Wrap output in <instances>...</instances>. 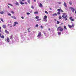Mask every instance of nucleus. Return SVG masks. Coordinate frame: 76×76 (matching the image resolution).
I'll return each instance as SVG.
<instances>
[{"label": "nucleus", "instance_id": "obj_26", "mask_svg": "<svg viewBox=\"0 0 76 76\" xmlns=\"http://www.w3.org/2000/svg\"><path fill=\"white\" fill-rule=\"evenodd\" d=\"M27 1L28 4H30V0H28Z\"/></svg>", "mask_w": 76, "mask_h": 76}, {"label": "nucleus", "instance_id": "obj_21", "mask_svg": "<svg viewBox=\"0 0 76 76\" xmlns=\"http://www.w3.org/2000/svg\"><path fill=\"white\" fill-rule=\"evenodd\" d=\"M60 8L61 9H58V10H57V11L59 12H60L61 11V8Z\"/></svg>", "mask_w": 76, "mask_h": 76}, {"label": "nucleus", "instance_id": "obj_24", "mask_svg": "<svg viewBox=\"0 0 76 76\" xmlns=\"http://www.w3.org/2000/svg\"><path fill=\"white\" fill-rule=\"evenodd\" d=\"M61 34V32H58V35H60Z\"/></svg>", "mask_w": 76, "mask_h": 76}, {"label": "nucleus", "instance_id": "obj_28", "mask_svg": "<svg viewBox=\"0 0 76 76\" xmlns=\"http://www.w3.org/2000/svg\"><path fill=\"white\" fill-rule=\"evenodd\" d=\"M11 13H12V14H14V12L13 11H11Z\"/></svg>", "mask_w": 76, "mask_h": 76}, {"label": "nucleus", "instance_id": "obj_13", "mask_svg": "<svg viewBox=\"0 0 76 76\" xmlns=\"http://www.w3.org/2000/svg\"><path fill=\"white\" fill-rule=\"evenodd\" d=\"M64 27L65 30H67V28L65 26H64Z\"/></svg>", "mask_w": 76, "mask_h": 76}, {"label": "nucleus", "instance_id": "obj_43", "mask_svg": "<svg viewBox=\"0 0 76 76\" xmlns=\"http://www.w3.org/2000/svg\"><path fill=\"white\" fill-rule=\"evenodd\" d=\"M61 12H63V11L62 10H61Z\"/></svg>", "mask_w": 76, "mask_h": 76}, {"label": "nucleus", "instance_id": "obj_6", "mask_svg": "<svg viewBox=\"0 0 76 76\" xmlns=\"http://www.w3.org/2000/svg\"><path fill=\"white\" fill-rule=\"evenodd\" d=\"M63 5H64V6L65 7H67V5H66V2H64V3Z\"/></svg>", "mask_w": 76, "mask_h": 76}, {"label": "nucleus", "instance_id": "obj_41", "mask_svg": "<svg viewBox=\"0 0 76 76\" xmlns=\"http://www.w3.org/2000/svg\"><path fill=\"white\" fill-rule=\"evenodd\" d=\"M41 28H42V29L43 28V27H42V26H41Z\"/></svg>", "mask_w": 76, "mask_h": 76}, {"label": "nucleus", "instance_id": "obj_42", "mask_svg": "<svg viewBox=\"0 0 76 76\" xmlns=\"http://www.w3.org/2000/svg\"><path fill=\"white\" fill-rule=\"evenodd\" d=\"M25 4H27V2H25Z\"/></svg>", "mask_w": 76, "mask_h": 76}, {"label": "nucleus", "instance_id": "obj_55", "mask_svg": "<svg viewBox=\"0 0 76 76\" xmlns=\"http://www.w3.org/2000/svg\"><path fill=\"white\" fill-rule=\"evenodd\" d=\"M75 14H76V10H75Z\"/></svg>", "mask_w": 76, "mask_h": 76}, {"label": "nucleus", "instance_id": "obj_14", "mask_svg": "<svg viewBox=\"0 0 76 76\" xmlns=\"http://www.w3.org/2000/svg\"><path fill=\"white\" fill-rule=\"evenodd\" d=\"M40 7H42V5L41 3L40 4V5L39 6Z\"/></svg>", "mask_w": 76, "mask_h": 76}, {"label": "nucleus", "instance_id": "obj_25", "mask_svg": "<svg viewBox=\"0 0 76 76\" xmlns=\"http://www.w3.org/2000/svg\"><path fill=\"white\" fill-rule=\"evenodd\" d=\"M15 4H16V5H19V4L18 3V2H16V3H15Z\"/></svg>", "mask_w": 76, "mask_h": 76}, {"label": "nucleus", "instance_id": "obj_16", "mask_svg": "<svg viewBox=\"0 0 76 76\" xmlns=\"http://www.w3.org/2000/svg\"><path fill=\"white\" fill-rule=\"evenodd\" d=\"M0 37H1V38L4 39V36L2 35Z\"/></svg>", "mask_w": 76, "mask_h": 76}, {"label": "nucleus", "instance_id": "obj_54", "mask_svg": "<svg viewBox=\"0 0 76 76\" xmlns=\"http://www.w3.org/2000/svg\"><path fill=\"white\" fill-rule=\"evenodd\" d=\"M34 2H36V0H34Z\"/></svg>", "mask_w": 76, "mask_h": 76}, {"label": "nucleus", "instance_id": "obj_48", "mask_svg": "<svg viewBox=\"0 0 76 76\" xmlns=\"http://www.w3.org/2000/svg\"><path fill=\"white\" fill-rule=\"evenodd\" d=\"M1 34L0 33V37H1Z\"/></svg>", "mask_w": 76, "mask_h": 76}, {"label": "nucleus", "instance_id": "obj_59", "mask_svg": "<svg viewBox=\"0 0 76 76\" xmlns=\"http://www.w3.org/2000/svg\"><path fill=\"white\" fill-rule=\"evenodd\" d=\"M10 27H12V26H11Z\"/></svg>", "mask_w": 76, "mask_h": 76}, {"label": "nucleus", "instance_id": "obj_58", "mask_svg": "<svg viewBox=\"0 0 76 76\" xmlns=\"http://www.w3.org/2000/svg\"><path fill=\"white\" fill-rule=\"evenodd\" d=\"M45 34H46L45 33Z\"/></svg>", "mask_w": 76, "mask_h": 76}, {"label": "nucleus", "instance_id": "obj_38", "mask_svg": "<svg viewBox=\"0 0 76 76\" xmlns=\"http://www.w3.org/2000/svg\"><path fill=\"white\" fill-rule=\"evenodd\" d=\"M31 8H32V9H34V7H33V6H31Z\"/></svg>", "mask_w": 76, "mask_h": 76}, {"label": "nucleus", "instance_id": "obj_17", "mask_svg": "<svg viewBox=\"0 0 76 76\" xmlns=\"http://www.w3.org/2000/svg\"><path fill=\"white\" fill-rule=\"evenodd\" d=\"M0 14H4V11H1L0 12Z\"/></svg>", "mask_w": 76, "mask_h": 76}, {"label": "nucleus", "instance_id": "obj_29", "mask_svg": "<svg viewBox=\"0 0 76 76\" xmlns=\"http://www.w3.org/2000/svg\"><path fill=\"white\" fill-rule=\"evenodd\" d=\"M1 29V27H0V32H2Z\"/></svg>", "mask_w": 76, "mask_h": 76}, {"label": "nucleus", "instance_id": "obj_37", "mask_svg": "<svg viewBox=\"0 0 76 76\" xmlns=\"http://www.w3.org/2000/svg\"><path fill=\"white\" fill-rule=\"evenodd\" d=\"M41 20V19H38L37 20V21L40 20Z\"/></svg>", "mask_w": 76, "mask_h": 76}, {"label": "nucleus", "instance_id": "obj_32", "mask_svg": "<svg viewBox=\"0 0 76 76\" xmlns=\"http://www.w3.org/2000/svg\"><path fill=\"white\" fill-rule=\"evenodd\" d=\"M8 15H9V16H11V14H10V13H8Z\"/></svg>", "mask_w": 76, "mask_h": 76}, {"label": "nucleus", "instance_id": "obj_23", "mask_svg": "<svg viewBox=\"0 0 76 76\" xmlns=\"http://www.w3.org/2000/svg\"><path fill=\"white\" fill-rule=\"evenodd\" d=\"M36 19H37L39 18V16H36V17L35 18Z\"/></svg>", "mask_w": 76, "mask_h": 76}, {"label": "nucleus", "instance_id": "obj_39", "mask_svg": "<svg viewBox=\"0 0 76 76\" xmlns=\"http://www.w3.org/2000/svg\"><path fill=\"white\" fill-rule=\"evenodd\" d=\"M66 14V13H64L63 15V16H65Z\"/></svg>", "mask_w": 76, "mask_h": 76}, {"label": "nucleus", "instance_id": "obj_7", "mask_svg": "<svg viewBox=\"0 0 76 76\" xmlns=\"http://www.w3.org/2000/svg\"><path fill=\"white\" fill-rule=\"evenodd\" d=\"M72 17H70L69 18V19L70 20L72 21H74V19H72Z\"/></svg>", "mask_w": 76, "mask_h": 76}, {"label": "nucleus", "instance_id": "obj_50", "mask_svg": "<svg viewBox=\"0 0 76 76\" xmlns=\"http://www.w3.org/2000/svg\"><path fill=\"white\" fill-rule=\"evenodd\" d=\"M48 30H49V31H50V28H48Z\"/></svg>", "mask_w": 76, "mask_h": 76}, {"label": "nucleus", "instance_id": "obj_1", "mask_svg": "<svg viewBox=\"0 0 76 76\" xmlns=\"http://www.w3.org/2000/svg\"><path fill=\"white\" fill-rule=\"evenodd\" d=\"M58 30H59L60 32H63V31L64 30V28H61V26H59L57 28V31H58Z\"/></svg>", "mask_w": 76, "mask_h": 76}, {"label": "nucleus", "instance_id": "obj_12", "mask_svg": "<svg viewBox=\"0 0 76 76\" xmlns=\"http://www.w3.org/2000/svg\"><path fill=\"white\" fill-rule=\"evenodd\" d=\"M52 15L53 16H57V14L56 13H54Z\"/></svg>", "mask_w": 76, "mask_h": 76}, {"label": "nucleus", "instance_id": "obj_11", "mask_svg": "<svg viewBox=\"0 0 76 76\" xmlns=\"http://www.w3.org/2000/svg\"><path fill=\"white\" fill-rule=\"evenodd\" d=\"M3 28H6V26L5 25H3Z\"/></svg>", "mask_w": 76, "mask_h": 76}, {"label": "nucleus", "instance_id": "obj_33", "mask_svg": "<svg viewBox=\"0 0 76 76\" xmlns=\"http://www.w3.org/2000/svg\"><path fill=\"white\" fill-rule=\"evenodd\" d=\"M72 27H74V24H72Z\"/></svg>", "mask_w": 76, "mask_h": 76}, {"label": "nucleus", "instance_id": "obj_3", "mask_svg": "<svg viewBox=\"0 0 76 76\" xmlns=\"http://www.w3.org/2000/svg\"><path fill=\"white\" fill-rule=\"evenodd\" d=\"M62 17L63 18H65V20H67L68 19L66 18L67 17V15H66L65 16H64V15H62Z\"/></svg>", "mask_w": 76, "mask_h": 76}, {"label": "nucleus", "instance_id": "obj_46", "mask_svg": "<svg viewBox=\"0 0 76 76\" xmlns=\"http://www.w3.org/2000/svg\"><path fill=\"white\" fill-rule=\"evenodd\" d=\"M50 10H52V9H51V8H50Z\"/></svg>", "mask_w": 76, "mask_h": 76}, {"label": "nucleus", "instance_id": "obj_10", "mask_svg": "<svg viewBox=\"0 0 76 76\" xmlns=\"http://www.w3.org/2000/svg\"><path fill=\"white\" fill-rule=\"evenodd\" d=\"M71 10H72V12H74L75 10V9L73 8H71Z\"/></svg>", "mask_w": 76, "mask_h": 76}, {"label": "nucleus", "instance_id": "obj_35", "mask_svg": "<svg viewBox=\"0 0 76 76\" xmlns=\"http://www.w3.org/2000/svg\"><path fill=\"white\" fill-rule=\"evenodd\" d=\"M39 26L38 24H36V27H38Z\"/></svg>", "mask_w": 76, "mask_h": 76}, {"label": "nucleus", "instance_id": "obj_47", "mask_svg": "<svg viewBox=\"0 0 76 76\" xmlns=\"http://www.w3.org/2000/svg\"><path fill=\"white\" fill-rule=\"evenodd\" d=\"M58 4H61V2H58Z\"/></svg>", "mask_w": 76, "mask_h": 76}, {"label": "nucleus", "instance_id": "obj_31", "mask_svg": "<svg viewBox=\"0 0 76 76\" xmlns=\"http://www.w3.org/2000/svg\"><path fill=\"white\" fill-rule=\"evenodd\" d=\"M57 14L58 15L60 14V12H57Z\"/></svg>", "mask_w": 76, "mask_h": 76}, {"label": "nucleus", "instance_id": "obj_22", "mask_svg": "<svg viewBox=\"0 0 76 76\" xmlns=\"http://www.w3.org/2000/svg\"><path fill=\"white\" fill-rule=\"evenodd\" d=\"M60 23V22L59 21H57V24H59Z\"/></svg>", "mask_w": 76, "mask_h": 76}, {"label": "nucleus", "instance_id": "obj_20", "mask_svg": "<svg viewBox=\"0 0 76 76\" xmlns=\"http://www.w3.org/2000/svg\"><path fill=\"white\" fill-rule=\"evenodd\" d=\"M1 20V22H4V21L3 20V19L2 18H0Z\"/></svg>", "mask_w": 76, "mask_h": 76}, {"label": "nucleus", "instance_id": "obj_2", "mask_svg": "<svg viewBox=\"0 0 76 76\" xmlns=\"http://www.w3.org/2000/svg\"><path fill=\"white\" fill-rule=\"evenodd\" d=\"M47 16L45 15V16H44V17L43 18V19L44 20H43V21L44 22H47Z\"/></svg>", "mask_w": 76, "mask_h": 76}, {"label": "nucleus", "instance_id": "obj_52", "mask_svg": "<svg viewBox=\"0 0 76 76\" xmlns=\"http://www.w3.org/2000/svg\"><path fill=\"white\" fill-rule=\"evenodd\" d=\"M28 31L29 32H31L30 31H29V30H28Z\"/></svg>", "mask_w": 76, "mask_h": 76}, {"label": "nucleus", "instance_id": "obj_51", "mask_svg": "<svg viewBox=\"0 0 76 76\" xmlns=\"http://www.w3.org/2000/svg\"><path fill=\"white\" fill-rule=\"evenodd\" d=\"M22 1H25V0H21Z\"/></svg>", "mask_w": 76, "mask_h": 76}, {"label": "nucleus", "instance_id": "obj_49", "mask_svg": "<svg viewBox=\"0 0 76 76\" xmlns=\"http://www.w3.org/2000/svg\"><path fill=\"white\" fill-rule=\"evenodd\" d=\"M8 8H10V7H9L8 5Z\"/></svg>", "mask_w": 76, "mask_h": 76}, {"label": "nucleus", "instance_id": "obj_45", "mask_svg": "<svg viewBox=\"0 0 76 76\" xmlns=\"http://www.w3.org/2000/svg\"><path fill=\"white\" fill-rule=\"evenodd\" d=\"M21 18H22V19H24V17H21Z\"/></svg>", "mask_w": 76, "mask_h": 76}, {"label": "nucleus", "instance_id": "obj_56", "mask_svg": "<svg viewBox=\"0 0 76 76\" xmlns=\"http://www.w3.org/2000/svg\"><path fill=\"white\" fill-rule=\"evenodd\" d=\"M62 24H63V23H61V25Z\"/></svg>", "mask_w": 76, "mask_h": 76}, {"label": "nucleus", "instance_id": "obj_19", "mask_svg": "<svg viewBox=\"0 0 76 76\" xmlns=\"http://www.w3.org/2000/svg\"><path fill=\"white\" fill-rule=\"evenodd\" d=\"M68 26L70 28H72V26H70L69 24L68 25Z\"/></svg>", "mask_w": 76, "mask_h": 76}, {"label": "nucleus", "instance_id": "obj_4", "mask_svg": "<svg viewBox=\"0 0 76 76\" xmlns=\"http://www.w3.org/2000/svg\"><path fill=\"white\" fill-rule=\"evenodd\" d=\"M42 33L41 32H39L38 33V35L37 37H42Z\"/></svg>", "mask_w": 76, "mask_h": 76}, {"label": "nucleus", "instance_id": "obj_36", "mask_svg": "<svg viewBox=\"0 0 76 76\" xmlns=\"http://www.w3.org/2000/svg\"><path fill=\"white\" fill-rule=\"evenodd\" d=\"M69 4L70 5H72V2H69Z\"/></svg>", "mask_w": 76, "mask_h": 76}, {"label": "nucleus", "instance_id": "obj_27", "mask_svg": "<svg viewBox=\"0 0 76 76\" xmlns=\"http://www.w3.org/2000/svg\"><path fill=\"white\" fill-rule=\"evenodd\" d=\"M58 18L59 19H62V17L61 16H59V17Z\"/></svg>", "mask_w": 76, "mask_h": 76}, {"label": "nucleus", "instance_id": "obj_30", "mask_svg": "<svg viewBox=\"0 0 76 76\" xmlns=\"http://www.w3.org/2000/svg\"><path fill=\"white\" fill-rule=\"evenodd\" d=\"M45 13L47 14H48V13L46 11H45Z\"/></svg>", "mask_w": 76, "mask_h": 76}, {"label": "nucleus", "instance_id": "obj_9", "mask_svg": "<svg viewBox=\"0 0 76 76\" xmlns=\"http://www.w3.org/2000/svg\"><path fill=\"white\" fill-rule=\"evenodd\" d=\"M11 18H13L14 20H16V17H15V16H12Z\"/></svg>", "mask_w": 76, "mask_h": 76}, {"label": "nucleus", "instance_id": "obj_8", "mask_svg": "<svg viewBox=\"0 0 76 76\" xmlns=\"http://www.w3.org/2000/svg\"><path fill=\"white\" fill-rule=\"evenodd\" d=\"M7 42H10V39H9L8 37H7Z\"/></svg>", "mask_w": 76, "mask_h": 76}, {"label": "nucleus", "instance_id": "obj_40", "mask_svg": "<svg viewBox=\"0 0 76 76\" xmlns=\"http://www.w3.org/2000/svg\"><path fill=\"white\" fill-rule=\"evenodd\" d=\"M35 14H37V13H38V12H34V13Z\"/></svg>", "mask_w": 76, "mask_h": 76}, {"label": "nucleus", "instance_id": "obj_34", "mask_svg": "<svg viewBox=\"0 0 76 76\" xmlns=\"http://www.w3.org/2000/svg\"><path fill=\"white\" fill-rule=\"evenodd\" d=\"M26 14H27V15H29V14H30V13H29V12H27V13H26Z\"/></svg>", "mask_w": 76, "mask_h": 76}, {"label": "nucleus", "instance_id": "obj_53", "mask_svg": "<svg viewBox=\"0 0 76 76\" xmlns=\"http://www.w3.org/2000/svg\"><path fill=\"white\" fill-rule=\"evenodd\" d=\"M30 29V28H28V30Z\"/></svg>", "mask_w": 76, "mask_h": 76}, {"label": "nucleus", "instance_id": "obj_44", "mask_svg": "<svg viewBox=\"0 0 76 76\" xmlns=\"http://www.w3.org/2000/svg\"><path fill=\"white\" fill-rule=\"evenodd\" d=\"M8 5H10V6H12V4H8Z\"/></svg>", "mask_w": 76, "mask_h": 76}, {"label": "nucleus", "instance_id": "obj_15", "mask_svg": "<svg viewBox=\"0 0 76 76\" xmlns=\"http://www.w3.org/2000/svg\"><path fill=\"white\" fill-rule=\"evenodd\" d=\"M5 32L6 34H9V32L8 31H7V30H5Z\"/></svg>", "mask_w": 76, "mask_h": 76}, {"label": "nucleus", "instance_id": "obj_5", "mask_svg": "<svg viewBox=\"0 0 76 76\" xmlns=\"http://www.w3.org/2000/svg\"><path fill=\"white\" fill-rule=\"evenodd\" d=\"M14 24L13 26H15L16 24H18V23L17 22H15L14 23Z\"/></svg>", "mask_w": 76, "mask_h": 76}, {"label": "nucleus", "instance_id": "obj_18", "mask_svg": "<svg viewBox=\"0 0 76 76\" xmlns=\"http://www.w3.org/2000/svg\"><path fill=\"white\" fill-rule=\"evenodd\" d=\"M20 4L21 5L24 4V3H23L22 1H21L20 2Z\"/></svg>", "mask_w": 76, "mask_h": 76}, {"label": "nucleus", "instance_id": "obj_57", "mask_svg": "<svg viewBox=\"0 0 76 76\" xmlns=\"http://www.w3.org/2000/svg\"><path fill=\"white\" fill-rule=\"evenodd\" d=\"M1 23V21L0 20V23Z\"/></svg>", "mask_w": 76, "mask_h": 76}]
</instances>
